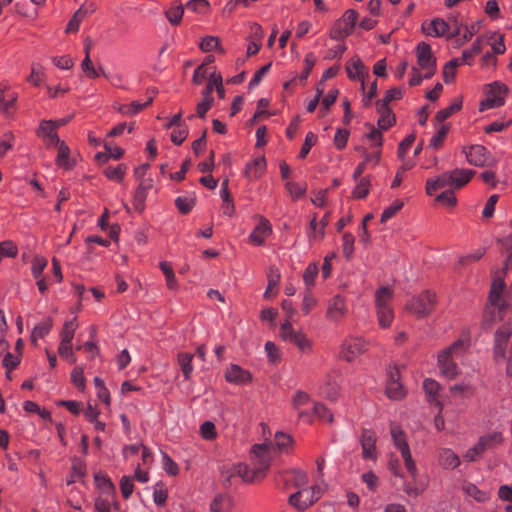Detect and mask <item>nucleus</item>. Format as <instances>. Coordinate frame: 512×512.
I'll return each instance as SVG.
<instances>
[{
	"label": "nucleus",
	"mask_w": 512,
	"mask_h": 512,
	"mask_svg": "<svg viewBox=\"0 0 512 512\" xmlns=\"http://www.w3.org/2000/svg\"><path fill=\"white\" fill-rule=\"evenodd\" d=\"M276 454V447L272 442L255 444L251 450V460L255 467L256 476L264 478L270 467L271 460Z\"/></svg>",
	"instance_id": "f257e3e1"
},
{
	"label": "nucleus",
	"mask_w": 512,
	"mask_h": 512,
	"mask_svg": "<svg viewBox=\"0 0 512 512\" xmlns=\"http://www.w3.org/2000/svg\"><path fill=\"white\" fill-rule=\"evenodd\" d=\"M437 296L431 290H424L407 302L405 309L416 315L417 318L428 317L436 308Z\"/></svg>",
	"instance_id": "f03ea898"
},
{
	"label": "nucleus",
	"mask_w": 512,
	"mask_h": 512,
	"mask_svg": "<svg viewBox=\"0 0 512 512\" xmlns=\"http://www.w3.org/2000/svg\"><path fill=\"white\" fill-rule=\"evenodd\" d=\"M391 437L393 440V443L395 447L399 450L401 453V456L404 461V465L412 477L413 481L416 480V477L418 475V469L417 466L412 458L409 445L406 440V435L404 431L397 425L391 424L390 429Z\"/></svg>",
	"instance_id": "7ed1b4c3"
},
{
	"label": "nucleus",
	"mask_w": 512,
	"mask_h": 512,
	"mask_svg": "<svg viewBox=\"0 0 512 512\" xmlns=\"http://www.w3.org/2000/svg\"><path fill=\"white\" fill-rule=\"evenodd\" d=\"M488 91L486 92V98L481 100L479 103V111L483 112L488 109L495 107H501L505 104V97L509 94V87L501 82L494 81L487 85Z\"/></svg>",
	"instance_id": "20e7f679"
},
{
	"label": "nucleus",
	"mask_w": 512,
	"mask_h": 512,
	"mask_svg": "<svg viewBox=\"0 0 512 512\" xmlns=\"http://www.w3.org/2000/svg\"><path fill=\"white\" fill-rule=\"evenodd\" d=\"M466 160L469 164L476 167H493L497 160L491 155L487 148L480 144L470 145L463 148Z\"/></svg>",
	"instance_id": "39448f33"
},
{
	"label": "nucleus",
	"mask_w": 512,
	"mask_h": 512,
	"mask_svg": "<svg viewBox=\"0 0 512 512\" xmlns=\"http://www.w3.org/2000/svg\"><path fill=\"white\" fill-rule=\"evenodd\" d=\"M462 345L463 342L461 340H457L452 345L442 350L438 355V367L441 373L450 379L455 378L459 374L458 366L451 358L452 352Z\"/></svg>",
	"instance_id": "423d86ee"
},
{
	"label": "nucleus",
	"mask_w": 512,
	"mask_h": 512,
	"mask_svg": "<svg viewBox=\"0 0 512 512\" xmlns=\"http://www.w3.org/2000/svg\"><path fill=\"white\" fill-rule=\"evenodd\" d=\"M323 493L319 485H314L311 490H300L289 497V504L298 511H304L316 502Z\"/></svg>",
	"instance_id": "0eeeda50"
},
{
	"label": "nucleus",
	"mask_w": 512,
	"mask_h": 512,
	"mask_svg": "<svg viewBox=\"0 0 512 512\" xmlns=\"http://www.w3.org/2000/svg\"><path fill=\"white\" fill-rule=\"evenodd\" d=\"M367 349V342L363 338L350 337L342 343L339 357L347 362H352Z\"/></svg>",
	"instance_id": "6e6552de"
},
{
	"label": "nucleus",
	"mask_w": 512,
	"mask_h": 512,
	"mask_svg": "<svg viewBox=\"0 0 512 512\" xmlns=\"http://www.w3.org/2000/svg\"><path fill=\"white\" fill-rule=\"evenodd\" d=\"M224 377L228 383L235 385H246L253 381L252 373L238 364H230L225 371Z\"/></svg>",
	"instance_id": "1a4fd4ad"
},
{
	"label": "nucleus",
	"mask_w": 512,
	"mask_h": 512,
	"mask_svg": "<svg viewBox=\"0 0 512 512\" xmlns=\"http://www.w3.org/2000/svg\"><path fill=\"white\" fill-rule=\"evenodd\" d=\"M259 219V223L249 236L250 242L256 246L264 245L266 237L272 234V226L269 220L264 216H259Z\"/></svg>",
	"instance_id": "9d476101"
},
{
	"label": "nucleus",
	"mask_w": 512,
	"mask_h": 512,
	"mask_svg": "<svg viewBox=\"0 0 512 512\" xmlns=\"http://www.w3.org/2000/svg\"><path fill=\"white\" fill-rule=\"evenodd\" d=\"M360 443L364 459H376V433L370 429H363Z\"/></svg>",
	"instance_id": "9b49d317"
},
{
	"label": "nucleus",
	"mask_w": 512,
	"mask_h": 512,
	"mask_svg": "<svg viewBox=\"0 0 512 512\" xmlns=\"http://www.w3.org/2000/svg\"><path fill=\"white\" fill-rule=\"evenodd\" d=\"M417 64L420 68L436 67L437 58L433 55L430 44L425 41L418 43L416 47Z\"/></svg>",
	"instance_id": "f8f14e48"
},
{
	"label": "nucleus",
	"mask_w": 512,
	"mask_h": 512,
	"mask_svg": "<svg viewBox=\"0 0 512 512\" xmlns=\"http://www.w3.org/2000/svg\"><path fill=\"white\" fill-rule=\"evenodd\" d=\"M347 312L345 298L337 294L329 302L326 317L330 320L338 321L342 319Z\"/></svg>",
	"instance_id": "ddd939ff"
},
{
	"label": "nucleus",
	"mask_w": 512,
	"mask_h": 512,
	"mask_svg": "<svg viewBox=\"0 0 512 512\" xmlns=\"http://www.w3.org/2000/svg\"><path fill=\"white\" fill-rule=\"evenodd\" d=\"M475 174L476 171L472 169L456 168L450 171V186L456 190H459L466 186L475 176Z\"/></svg>",
	"instance_id": "4468645a"
},
{
	"label": "nucleus",
	"mask_w": 512,
	"mask_h": 512,
	"mask_svg": "<svg viewBox=\"0 0 512 512\" xmlns=\"http://www.w3.org/2000/svg\"><path fill=\"white\" fill-rule=\"evenodd\" d=\"M282 478L284 481V488L287 489L290 486L295 488H301L307 485L308 476L307 474L298 469H291L282 474Z\"/></svg>",
	"instance_id": "2eb2a0df"
},
{
	"label": "nucleus",
	"mask_w": 512,
	"mask_h": 512,
	"mask_svg": "<svg viewBox=\"0 0 512 512\" xmlns=\"http://www.w3.org/2000/svg\"><path fill=\"white\" fill-rule=\"evenodd\" d=\"M93 42L90 36H87L84 39V53L85 57L81 63L82 71L85 75L90 79H96L99 77V72L95 69L93 62L90 58V51L92 48Z\"/></svg>",
	"instance_id": "dca6fc26"
},
{
	"label": "nucleus",
	"mask_w": 512,
	"mask_h": 512,
	"mask_svg": "<svg viewBox=\"0 0 512 512\" xmlns=\"http://www.w3.org/2000/svg\"><path fill=\"white\" fill-rule=\"evenodd\" d=\"M423 389L426 393L428 401L431 404H435L436 406L439 407V412L437 416H440L443 407L442 403L439 400V392L441 390V385L436 380L427 378L423 382Z\"/></svg>",
	"instance_id": "f3484780"
},
{
	"label": "nucleus",
	"mask_w": 512,
	"mask_h": 512,
	"mask_svg": "<svg viewBox=\"0 0 512 512\" xmlns=\"http://www.w3.org/2000/svg\"><path fill=\"white\" fill-rule=\"evenodd\" d=\"M266 167H267L266 158L264 155H262L256 159H254L253 161L248 162L245 165L243 175L245 178L251 179V174H252V169H253V178L255 180H258L264 175V173L266 171Z\"/></svg>",
	"instance_id": "a211bd4d"
},
{
	"label": "nucleus",
	"mask_w": 512,
	"mask_h": 512,
	"mask_svg": "<svg viewBox=\"0 0 512 512\" xmlns=\"http://www.w3.org/2000/svg\"><path fill=\"white\" fill-rule=\"evenodd\" d=\"M449 29V24L442 18H434L430 22L428 28H426L425 23H423L421 26V30L424 34L435 37H442L448 35L447 33Z\"/></svg>",
	"instance_id": "6ab92c4d"
},
{
	"label": "nucleus",
	"mask_w": 512,
	"mask_h": 512,
	"mask_svg": "<svg viewBox=\"0 0 512 512\" xmlns=\"http://www.w3.org/2000/svg\"><path fill=\"white\" fill-rule=\"evenodd\" d=\"M503 317L500 313H498L495 306H491L490 304H486L481 321V328L484 331H491L494 324L498 321H502Z\"/></svg>",
	"instance_id": "aec40b11"
},
{
	"label": "nucleus",
	"mask_w": 512,
	"mask_h": 512,
	"mask_svg": "<svg viewBox=\"0 0 512 512\" xmlns=\"http://www.w3.org/2000/svg\"><path fill=\"white\" fill-rule=\"evenodd\" d=\"M55 163L58 167L67 171L72 170L75 167L76 161L70 159V148L66 142H62L61 146L58 148Z\"/></svg>",
	"instance_id": "412c9836"
},
{
	"label": "nucleus",
	"mask_w": 512,
	"mask_h": 512,
	"mask_svg": "<svg viewBox=\"0 0 512 512\" xmlns=\"http://www.w3.org/2000/svg\"><path fill=\"white\" fill-rule=\"evenodd\" d=\"M353 67L356 70V73H353L349 66H346L347 76L351 80H355L356 78L361 81V91L365 92V77L368 76V71L366 70L365 65L362 60L356 56V60L353 61Z\"/></svg>",
	"instance_id": "4be33fe9"
},
{
	"label": "nucleus",
	"mask_w": 512,
	"mask_h": 512,
	"mask_svg": "<svg viewBox=\"0 0 512 512\" xmlns=\"http://www.w3.org/2000/svg\"><path fill=\"white\" fill-rule=\"evenodd\" d=\"M164 15L171 25L178 26L183 19L184 6L180 1H174L171 6L164 11Z\"/></svg>",
	"instance_id": "5701e85b"
},
{
	"label": "nucleus",
	"mask_w": 512,
	"mask_h": 512,
	"mask_svg": "<svg viewBox=\"0 0 512 512\" xmlns=\"http://www.w3.org/2000/svg\"><path fill=\"white\" fill-rule=\"evenodd\" d=\"M462 105H463V97L459 96L454 100V102L451 105H449L448 107H446L444 109L439 110L434 117V121L436 123L444 122L446 119L451 117L453 114L461 111Z\"/></svg>",
	"instance_id": "b1692460"
},
{
	"label": "nucleus",
	"mask_w": 512,
	"mask_h": 512,
	"mask_svg": "<svg viewBox=\"0 0 512 512\" xmlns=\"http://www.w3.org/2000/svg\"><path fill=\"white\" fill-rule=\"evenodd\" d=\"M403 98V90L401 87H393L385 92L382 99H378L375 106H380L387 113L390 111L389 103L394 100H401Z\"/></svg>",
	"instance_id": "393cba45"
},
{
	"label": "nucleus",
	"mask_w": 512,
	"mask_h": 512,
	"mask_svg": "<svg viewBox=\"0 0 512 512\" xmlns=\"http://www.w3.org/2000/svg\"><path fill=\"white\" fill-rule=\"evenodd\" d=\"M482 20H477L476 22L472 23L470 26L465 24L463 27L465 29L464 34L462 37H456L453 43L454 48H460L465 43L470 41L472 37L477 34L481 28Z\"/></svg>",
	"instance_id": "a878e982"
},
{
	"label": "nucleus",
	"mask_w": 512,
	"mask_h": 512,
	"mask_svg": "<svg viewBox=\"0 0 512 512\" xmlns=\"http://www.w3.org/2000/svg\"><path fill=\"white\" fill-rule=\"evenodd\" d=\"M372 176L366 175L362 178L358 179V183L352 190V198L356 200L365 199L368 194L370 193L372 183H371Z\"/></svg>",
	"instance_id": "bb28decb"
},
{
	"label": "nucleus",
	"mask_w": 512,
	"mask_h": 512,
	"mask_svg": "<svg viewBox=\"0 0 512 512\" xmlns=\"http://www.w3.org/2000/svg\"><path fill=\"white\" fill-rule=\"evenodd\" d=\"M503 442V436L501 432H493L480 437L478 441L479 449L484 453L487 450L493 449Z\"/></svg>",
	"instance_id": "cd10ccee"
},
{
	"label": "nucleus",
	"mask_w": 512,
	"mask_h": 512,
	"mask_svg": "<svg viewBox=\"0 0 512 512\" xmlns=\"http://www.w3.org/2000/svg\"><path fill=\"white\" fill-rule=\"evenodd\" d=\"M439 463L446 469H454L460 465L459 457L448 448L439 450Z\"/></svg>",
	"instance_id": "c85d7f7f"
},
{
	"label": "nucleus",
	"mask_w": 512,
	"mask_h": 512,
	"mask_svg": "<svg viewBox=\"0 0 512 512\" xmlns=\"http://www.w3.org/2000/svg\"><path fill=\"white\" fill-rule=\"evenodd\" d=\"M127 171V165L125 163H120L116 167L107 166L103 170V174L108 180L116 181L118 183H122Z\"/></svg>",
	"instance_id": "c756f323"
},
{
	"label": "nucleus",
	"mask_w": 512,
	"mask_h": 512,
	"mask_svg": "<svg viewBox=\"0 0 512 512\" xmlns=\"http://www.w3.org/2000/svg\"><path fill=\"white\" fill-rule=\"evenodd\" d=\"M451 129L450 123H443L440 128L437 130L435 135L431 138L429 147L439 150L444 145V142L447 138V135Z\"/></svg>",
	"instance_id": "7c9ffc66"
},
{
	"label": "nucleus",
	"mask_w": 512,
	"mask_h": 512,
	"mask_svg": "<svg viewBox=\"0 0 512 512\" xmlns=\"http://www.w3.org/2000/svg\"><path fill=\"white\" fill-rule=\"evenodd\" d=\"M149 187H144V182L141 181L135 190L133 197L134 210L138 213H142L145 210V201L147 198V191Z\"/></svg>",
	"instance_id": "2f4dec72"
},
{
	"label": "nucleus",
	"mask_w": 512,
	"mask_h": 512,
	"mask_svg": "<svg viewBox=\"0 0 512 512\" xmlns=\"http://www.w3.org/2000/svg\"><path fill=\"white\" fill-rule=\"evenodd\" d=\"M233 475L241 477L246 482H254L262 479L260 476H256L254 466L251 469L243 463H239L233 467Z\"/></svg>",
	"instance_id": "473e14b6"
},
{
	"label": "nucleus",
	"mask_w": 512,
	"mask_h": 512,
	"mask_svg": "<svg viewBox=\"0 0 512 512\" xmlns=\"http://www.w3.org/2000/svg\"><path fill=\"white\" fill-rule=\"evenodd\" d=\"M77 328V318L74 317L72 320L65 321L60 332L61 342L60 344H71L74 338L75 330Z\"/></svg>",
	"instance_id": "72a5a7b5"
},
{
	"label": "nucleus",
	"mask_w": 512,
	"mask_h": 512,
	"mask_svg": "<svg viewBox=\"0 0 512 512\" xmlns=\"http://www.w3.org/2000/svg\"><path fill=\"white\" fill-rule=\"evenodd\" d=\"M460 66V59L453 58L449 62H447L442 71L443 80L446 84L453 83L456 79L457 75V67Z\"/></svg>",
	"instance_id": "f704fd0d"
},
{
	"label": "nucleus",
	"mask_w": 512,
	"mask_h": 512,
	"mask_svg": "<svg viewBox=\"0 0 512 512\" xmlns=\"http://www.w3.org/2000/svg\"><path fill=\"white\" fill-rule=\"evenodd\" d=\"M199 48L202 52H211L212 50H216L221 54L225 53V50L222 48L220 44L219 37L216 36H205L202 38V41L199 44Z\"/></svg>",
	"instance_id": "c9c22d12"
},
{
	"label": "nucleus",
	"mask_w": 512,
	"mask_h": 512,
	"mask_svg": "<svg viewBox=\"0 0 512 512\" xmlns=\"http://www.w3.org/2000/svg\"><path fill=\"white\" fill-rule=\"evenodd\" d=\"M15 12L22 17L36 18L37 9L30 4V0H16L14 5Z\"/></svg>",
	"instance_id": "e433bc0d"
},
{
	"label": "nucleus",
	"mask_w": 512,
	"mask_h": 512,
	"mask_svg": "<svg viewBox=\"0 0 512 512\" xmlns=\"http://www.w3.org/2000/svg\"><path fill=\"white\" fill-rule=\"evenodd\" d=\"M193 355L188 352H180L177 355L178 364L181 367L186 380H189L193 371L192 367Z\"/></svg>",
	"instance_id": "4c0bfd02"
},
{
	"label": "nucleus",
	"mask_w": 512,
	"mask_h": 512,
	"mask_svg": "<svg viewBox=\"0 0 512 512\" xmlns=\"http://www.w3.org/2000/svg\"><path fill=\"white\" fill-rule=\"evenodd\" d=\"M287 341L293 343L302 352H309L312 348V342L301 331L293 333Z\"/></svg>",
	"instance_id": "58836bf2"
},
{
	"label": "nucleus",
	"mask_w": 512,
	"mask_h": 512,
	"mask_svg": "<svg viewBox=\"0 0 512 512\" xmlns=\"http://www.w3.org/2000/svg\"><path fill=\"white\" fill-rule=\"evenodd\" d=\"M196 202L197 199L195 195L193 197L179 196L175 199V206L180 214L187 215L195 207Z\"/></svg>",
	"instance_id": "ea45409f"
},
{
	"label": "nucleus",
	"mask_w": 512,
	"mask_h": 512,
	"mask_svg": "<svg viewBox=\"0 0 512 512\" xmlns=\"http://www.w3.org/2000/svg\"><path fill=\"white\" fill-rule=\"evenodd\" d=\"M319 273L318 262L309 263L303 273V281L306 289L311 290L315 285L316 277Z\"/></svg>",
	"instance_id": "a19ab883"
},
{
	"label": "nucleus",
	"mask_w": 512,
	"mask_h": 512,
	"mask_svg": "<svg viewBox=\"0 0 512 512\" xmlns=\"http://www.w3.org/2000/svg\"><path fill=\"white\" fill-rule=\"evenodd\" d=\"M385 394L390 399L402 400L406 396L407 391L402 382H396L394 385L386 383Z\"/></svg>",
	"instance_id": "79ce46f5"
},
{
	"label": "nucleus",
	"mask_w": 512,
	"mask_h": 512,
	"mask_svg": "<svg viewBox=\"0 0 512 512\" xmlns=\"http://www.w3.org/2000/svg\"><path fill=\"white\" fill-rule=\"evenodd\" d=\"M485 254V249H478L472 254L461 256L455 264V269L460 271L463 267H466L476 261H479Z\"/></svg>",
	"instance_id": "37998d69"
},
{
	"label": "nucleus",
	"mask_w": 512,
	"mask_h": 512,
	"mask_svg": "<svg viewBox=\"0 0 512 512\" xmlns=\"http://www.w3.org/2000/svg\"><path fill=\"white\" fill-rule=\"evenodd\" d=\"M359 17V13L355 9H348L344 13L342 19V22L345 23L344 25V32L346 35H351L353 32V29L357 23Z\"/></svg>",
	"instance_id": "c03bdc74"
},
{
	"label": "nucleus",
	"mask_w": 512,
	"mask_h": 512,
	"mask_svg": "<svg viewBox=\"0 0 512 512\" xmlns=\"http://www.w3.org/2000/svg\"><path fill=\"white\" fill-rule=\"evenodd\" d=\"M316 64V58L312 52H309L305 55L304 58V68L299 76H297V79H299L302 82V85L306 84V81L311 74L314 66Z\"/></svg>",
	"instance_id": "a18cd8bd"
},
{
	"label": "nucleus",
	"mask_w": 512,
	"mask_h": 512,
	"mask_svg": "<svg viewBox=\"0 0 512 512\" xmlns=\"http://www.w3.org/2000/svg\"><path fill=\"white\" fill-rule=\"evenodd\" d=\"M285 188L290 194L292 200L296 201L306 195L307 184L304 183L303 185H300L296 182L287 181L285 183Z\"/></svg>",
	"instance_id": "49530a36"
},
{
	"label": "nucleus",
	"mask_w": 512,
	"mask_h": 512,
	"mask_svg": "<svg viewBox=\"0 0 512 512\" xmlns=\"http://www.w3.org/2000/svg\"><path fill=\"white\" fill-rule=\"evenodd\" d=\"M393 297V290L389 286H381L375 292L376 307H384L388 305L387 301Z\"/></svg>",
	"instance_id": "de8ad7c7"
},
{
	"label": "nucleus",
	"mask_w": 512,
	"mask_h": 512,
	"mask_svg": "<svg viewBox=\"0 0 512 512\" xmlns=\"http://www.w3.org/2000/svg\"><path fill=\"white\" fill-rule=\"evenodd\" d=\"M159 266L166 277V283H167L168 289L176 290L177 289V281H176L175 273H174V270H173L171 264L166 261H162V262H160Z\"/></svg>",
	"instance_id": "09e8293b"
},
{
	"label": "nucleus",
	"mask_w": 512,
	"mask_h": 512,
	"mask_svg": "<svg viewBox=\"0 0 512 512\" xmlns=\"http://www.w3.org/2000/svg\"><path fill=\"white\" fill-rule=\"evenodd\" d=\"M434 201L449 208H454L457 205V198L453 189H447L441 192L435 197Z\"/></svg>",
	"instance_id": "8fccbe9b"
},
{
	"label": "nucleus",
	"mask_w": 512,
	"mask_h": 512,
	"mask_svg": "<svg viewBox=\"0 0 512 512\" xmlns=\"http://www.w3.org/2000/svg\"><path fill=\"white\" fill-rule=\"evenodd\" d=\"M71 383L81 392L85 390L86 379L84 376V368L76 366L71 372Z\"/></svg>",
	"instance_id": "3c124183"
},
{
	"label": "nucleus",
	"mask_w": 512,
	"mask_h": 512,
	"mask_svg": "<svg viewBox=\"0 0 512 512\" xmlns=\"http://www.w3.org/2000/svg\"><path fill=\"white\" fill-rule=\"evenodd\" d=\"M378 322L382 328H388L393 320V311L388 305L377 307Z\"/></svg>",
	"instance_id": "603ef678"
},
{
	"label": "nucleus",
	"mask_w": 512,
	"mask_h": 512,
	"mask_svg": "<svg viewBox=\"0 0 512 512\" xmlns=\"http://www.w3.org/2000/svg\"><path fill=\"white\" fill-rule=\"evenodd\" d=\"M343 240V255L347 261L352 259L354 253L355 237L351 232H344Z\"/></svg>",
	"instance_id": "864d4df0"
},
{
	"label": "nucleus",
	"mask_w": 512,
	"mask_h": 512,
	"mask_svg": "<svg viewBox=\"0 0 512 512\" xmlns=\"http://www.w3.org/2000/svg\"><path fill=\"white\" fill-rule=\"evenodd\" d=\"M318 136L314 134L313 132H308L306 134L304 143L302 144V147L300 149V152L298 154V158L301 160H304L307 155L309 154L311 148L317 143Z\"/></svg>",
	"instance_id": "5fc2aeb1"
},
{
	"label": "nucleus",
	"mask_w": 512,
	"mask_h": 512,
	"mask_svg": "<svg viewBox=\"0 0 512 512\" xmlns=\"http://www.w3.org/2000/svg\"><path fill=\"white\" fill-rule=\"evenodd\" d=\"M374 218L372 213L366 214L361 222L360 229L362 233L360 234V242L365 246L368 247L371 244V234L368 230V222L371 221Z\"/></svg>",
	"instance_id": "6e6d98bb"
},
{
	"label": "nucleus",
	"mask_w": 512,
	"mask_h": 512,
	"mask_svg": "<svg viewBox=\"0 0 512 512\" xmlns=\"http://www.w3.org/2000/svg\"><path fill=\"white\" fill-rule=\"evenodd\" d=\"M53 327V319L52 317H46L42 322L36 324L32 330V333L38 336L39 338H44L48 335Z\"/></svg>",
	"instance_id": "4d7b16f0"
},
{
	"label": "nucleus",
	"mask_w": 512,
	"mask_h": 512,
	"mask_svg": "<svg viewBox=\"0 0 512 512\" xmlns=\"http://www.w3.org/2000/svg\"><path fill=\"white\" fill-rule=\"evenodd\" d=\"M265 351L267 352L268 362L271 364H278L282 360V355L277 345L272 341L265 343Z\"/></svg>",
	"instance_id": "13d9d810"
},
{
	"label": "nucleus",
	"mask_w": 512,
	"mask_h": 512,
	"mask_svg": "<svg viewBox=\"0 0 512 512\" xmlns=\"http://www.w3.org/2000/svg\"><path fill=\"white\" fill-rule=\"evenodd\" d=\"M185 7L193 12L205 15L210 10V3L208 0H189Z\"/></svg>",
	"instance_id": "bf43d9fd"
},
{
	"label": "nucleus",
	"mask_w": 512,
	"mask_h": 512,
	"mask_svg": "<svg viewBox=\"0 0 512 512\" xmlns=\"http://www.w3.org/2000/svg\"><path fill=\"white\" fill-rule=\"evenodd\" d=\"M48 264L44 256L35 255L32 259L31 272L34 278L39 279Z\"/></svg>",
	"instance_id": "052dcab7"
},
{
	"label": "nucleus",
	"mask_w": 512,
	"mask_h": 512,
	"mask_svg": "<svg viewBox=\"0 0 512 512\" xmlns=\"http://www.w3.org/2000/svg\"><path fill=\"white\" fill-rule=\"evenodd\" d=\"M338 95L339 90L337 88H333L324 97H321V111H323V115L330 111L331 107L336 103Z\"/></svg>",
	"instance_id": "680f3d73"
},
{
	"label": "nucleus",
	"mask_w": 512,
	"mask_h": 512,
	"mask_svg": "<svg viewBox=\"0 0 512 512\" xmlns=\"http://www.w3.org/2000/svg\"><path fill=\"white\" fill-rule=\"evenodd\" d=\"M404 206L403 200L396 199L392 205L385 208L380 217V223H385L388 219L395 216Z\"/></svg>",
	"instance_id": "e2e57ef3"
},
{
	"label": "nucleus",
	"mask_w": 512,
	"mask_h": 512,
	"mask_svg": "<svg viewBox=\"0 0 512 512\" xmlns=\"http://www.w3.org/2000/svg\"><path fill=\"white\" fill-rule=\"evenodd\" d=\"M17 99L18 94L15 92L9 94V99H5V96L0 97V112L9 116L10 110L16 109Z\"/></svg>",
	"instance_id": "0e129e2a"
},
{
	"label": "nucleus",
	"mask_w": 512,
	"mask_h": 512,
	"mask_svg": "<svg viewBox=\"0 0 512 512\" xmlns=\"http://www.w3.org/2000/svg\"><path fill=\"white\" fill-rule=\"evenodd\" d=\"M416 140V133L412 132L407 135L398 145L397 156L400 160H404L407 154V151L411 147V145Z\"/></svg>",
	"instance_id": "69168bd1"
},
{
	"label": "nucleus",
	"mask_w": 512,
	"mask_h": 512,
	"mask_svg": "<svg viewBox=\"0 0 512 512\" xmlns=\"http://www.w3.org/2000/svg\"><path fill=\"white\" fill-rule=\"evenodd\" d=\"M350 136V131L345 128H338L334 136V145L338 150L346 148Z\"/></svg>",
	"instance_id": "338daca9"
},
{
	"label": "nucleus",
	"mask_w": 512,
	"mask_h": 512,
	"mask_svg": "<svg viewBox=\"0 0 512 512\" xmlns=\"http://www.w3.org/2000/svg\"><path fill=\"white\" fill-rule=\"evenodd\" d=\"M18 254V247L12 240L0 242V257L14 258Z\"/></svg>",
	"instance_id": "774afa93"
}]
</instances>
